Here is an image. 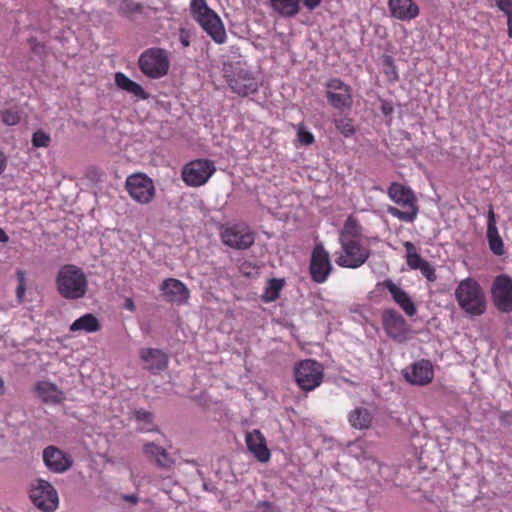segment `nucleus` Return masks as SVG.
Segmentation results:
<instances>
[{"label": "nucleus", "mask_w": 512, "mask_h": 512, "mask_svg": "<svg viewBox=\"0 0 512 512\" xmlns=\"http://www.w3.org/2000/svg\"><path fill=\"white\" fill-rule=\"evenodd\" d=\"M362 226L349 216L339 234L341 252L336 257V264L340 267L356 269L361 267L369 258L370 250L361 245Z\"/></svg>", "instance_id": "f257e3e1"}, {"label": "nucleus", "mask_w": 512, "mask_h": 512, "mask_svg": "<svg viewBox=\"0 0 512 512\" xmlns=\"http://www.w3.org/2000/svg\"><path fill=\"white\" fill-rule=\"evenodd\" d=\"M455 299L466 314L480 316L487 307L486 296L481 285L473 278L461 280L455 289Z\"/></svg>", "instance_id": "f03ea898"}, {"label": "nucleus", "mask_w": 512, "mask_h": 512, "mask_svg": "<svg viewBox=\"0 0 512 512\" xmlns=\"http://www.w3.org/2000/svg\"><path fill=\"white\" fill-rule=\"evenodd\" d=\"M58 293L67 300L83 298L88 290V280L83 270L75 265L62 266L56 276Z\"/></svg>", "instance_id": "7ed1b4c3"}, {"label": "nucleus", "mask_w": 512, "mask_h": 512, "mask_svg": "<svg viewBox=\"0 0 512 512\" xmlns=\"http://www.w3.org/2000/svg\"><path fill=\"white\" fill-rule=\"evenodd\" d=\"M190 12L193 19L218 44L226 41V31L220 17L208 7L206 0H191Z\"/></svg>", "instance_id": "20e7f679"}, {"label": "nucleus", "mask_w": 512, "mask_h": 512, "mask_svg": "<svg viewBox=\"0 0 512 512\" xmlns=\"http://www.w3.org/2000/svg\"><path fill=\"white\" fill-rule=\"evenodd\" d=\"M388 196L396 204L406 208L405 210H400L397 207L389 206L387 212L391 216L404 222H413L416 219L418 207L415 194L411 188L394 182L388 188Z\"/></svg>", "instance_id": "39448f33"}, {"label": "nucleus", "mask_w": 512, "mask_h": 512, "mask_svg": "<svg viewBox=\"0 0 512 512\" xmlns=\"http://www.w3.org/2000/svg\"><path fill=\"white\" fill-rule=\"evenodd\" d=\"M323 365L313 359L300 361L294 368V377L299 388L310 392L319 387L323 381Z\"/></svg>", "instance_id": "423d86ee"}, {"label": "nucleus", "mask_w": 512, "mask_h": 512, "mask_svg": "<svg viewBox=\"0 0 512 512\" xmlns=\"http://www.w3.org/2000/svg\"><path fill=\"white\" fill-rule=\"evenodd\" d=\"M170 66L166 50L149 48L139 57V68L151 79H159L168 73Z\"/></svg>", "instance_id": "0eeeda50"}, {"label": "nucleus", "mask_w": 512, "mask_h": 512, "mask_svg": "<svg viewBox=\"0 0 512 512\" xmlns=\"http://www.w3.org/2000/svg\"><path fill=\"white\" fill-rule=\"evenodd\" d=\"M225 78L231 90L239 96L245 97L258 91L259 84L252 73L240 66L225 68Z\"/></svg>", "instance_id": "6e6552de"}, {"label": "nucleus", "mask_w": 512, "mask_h": 512, "mask_svg": "<svg viewBox=\"0 0 512 512\" xmlns=\"http://www.w3.org/2000/svg\"><path fill=\"white\" fill-rule=\"evenodd\" d=\"M29 497L37 508L45 512H53L58 507V493L51 483L46 480H34L31 483Z\"/></svg>", "instance_id": "1a4fd4ad"}, {"label": "nucleus", "mask_w": 512, "mask_h": 512, "mask_svg": "<svg viewBox=\"0 0 512 512\" xmlns=\"http://www.w3.org/2000/svg\"><path fill=\"white\" fill-rule=\"evenodd\" d=\"M216 167L209 159H196L187 163L182 169V179L190 187H199L208 182Z\"/></svg>", "instance_id": "9d476101"}, {"label": "nucleus", "mask_w": 512, "mask_h": 512, "mask_svg": "<svg viewBox=\"0 0 512 512\" xmlns=\"http://www.w3.org/2000/svg\"><path fill=\"white\" fill-rule=\"evenodd\" d=\"M494 306L502 313L512 312V278L507 274L495 277L491 286Z\"/></svg>", "instance_id": "9b49d317"}, {"label": "nucleus", "mask_w": 512, "mask_h": 512, "mask_svg": "<svg viewBox=\"0 0 512 512\" xmlns=\"http://www.w3.org/2000/svg\"><path fill=\"white\" fill-rule=\"evenodd\" d=\"M326 98L335 109L350 110L352 107L351 88L339 78H331L325 85Z\"/></svg>", "instance_id": "f8f14e48"}, {"label": "nucleus", "mask_w": 512, "mask_h": 512, "mask_svg": "<svg viewBox=\"0 0 512 512\" xmlns=\"http://www.w3.org/2000/svg\"><path fill=\"white\" fill-rule=\"evenodd\" d=\"M332 269L329 253L321 243L316 244L310 258L309 271L311 279L315 283L322 284L327 281Z\"/></svg>", "instance_id": "ddd939ff"}, {"label": "nucleus", "mask_w": 512, "mask_h": 512, "mask_svg": "<svg viewBox=\"0 0 512 512\" xmlns=\"http://www.w3.org/2000/svg\"><path fill=\"white\" fill-rule=\"evenodd\" d=\"M382 324L386 334L394 341L403 343L408 339L409 325L396 310H384L382 313Z\"/></svg>", "instance_id": "4468645a"}, {"label": "nucleus", "mask_w": 512, "mask_h": 512, "mask_svg": "<svg viewBox=\"0 0 512 512\" xmlns=\"http://www.w3.org/2000/svg\"><path fill=\"white\" fill-rule=\"evenodd\" d=\"M126 189L129 195L142 204L149 203L155 193L153 181L143 174H134L127 178Z\"/></svg>", "instance_id": "2eb2a0df"}, {"label": "nucleus", "mask_w": 512, "mask_h": 512, "mask_svg": "<svg viewBox=\"0 0 512 512\" xmlns=\"http://www.w3.org/2000/svg\"><path fill=\"white\" fill-rule=\"evenodd\" d=\"M221 237L225 245L237 250L248 249L255 241L254 234L241 225L227 227Z\"/></svg>", "instance_id": "dca6fc26"}, {"label": "nucleus", "mask_w": 512, "mask_h": 512, "mask_svg": "<svg viewBox=\"0 0 512 512\" xmlns=\"http://www.w3.org/2000/svg\"><path fill=\"white\" fill-rule=\"evenodd\" d=\"M403 376L412 385H428L434 378L432 363L425 359L412 363L403 370Z\"/></svg>", "instance_id": "f3484780"}, {"label": "nucleus", "mask_w": 512, "mask_h": 512, "mask_svg": "<svg viewBox=\"0 0 512 512\" xmlns=\"http://www.w3.org/2000/svg\"><path fill=\"white\" fill-rule=\"evenodd\" d=\"M43 462L54 473H64L72 467L73 459L70 455L55 446H48L43 450Z\"/></svg>", "instance_id": "a211bd4d"}, {"label": "nucleus", "mask_w": 512, "mask_h": 512, "mask_svg": "<svg viewBox=\"0 0 512 512\" xmlns=\"http://www.w3.org/2000/svg\"><path fill=\"white\" fill-rule=\"evenodd\" d=\"M160 291L166 301L177 305L186 304L190 296L187 286L175 278L165 279L160 285Z\"/></svg>", "instance_id": "6ab92c4d"}, {"label": "nucleus", "mask_w": 512, "mask_h": 512, "mask_svg": "<svg viewBox=\"0 0 512 512\" xmlns=\"http://www.w3.org/2000/svg\"><path fill=\"white\" fill-rule=\"evenodd\" d=\"M139 357L144 363V369L152 374H158L168 366V355L161 349L142 348Z\"/></svg>", "instance_id": "aec40b11"}, {"label": "nucleus", "mask_w": 512, "mask_h": 512, "mask_svg": "<svg viewBox=\"0 0 512 512\" xmlns=\"http://www.w3.org/2000/svg\"><path fill=\"white\" fill-rule=\"evenodd\" d=\"M245 442L248 451L262 463H266L270 460L271 453L267 448L266 439L260 430L255 429L251 432H247L245 435Z\"/></svg>", "instance_id": "412c9836"}, {"label": "nucleus", "mask_w": 512, "mask_h": 512, "mask_svg": "<svg viewBox=\"0 0 512 512\" xmlns=\"http://www.w3.org/2000/svg\"><path fill=\"white\" fill-rule=\"evenodd\" d=\"M388 9L392 18L407 22L417 18L420 13L413 0H388Z\"/></svg>", "instance_id": "4be33fe9"}, {"label": "nucleus", "mask_w": 512, "mask_h": 512, "mask_svg": "<svg viewBox=\"0 0 512 512\" xmlns=\"http://www.w3.org/2000/svg\"><path fill=\"white\" fill-rule=\"evenodd\" d=\"M384 287L390 292L393 300L402 308V310L410 317L417 312L416 306L410 296L392 280L387 279L383 283Z\"/></svg>", "instance_id": "5701e85b"}, {"label": "nucleus", "mask_w": 512, "mask_h": 512, "mask_svg": "<svg viewBox=\"0 0 512 512\" xmlns=\"http://www.w3.org/2000/svg\"><path fill=\"white\" fill-rule=\"evenodd\" d=\"M36 395L47 404H59L65 400L64 392L50 381H39L35 385Z\"/></svg>", "instance_id": "b1692460"}, {"label": "nucleus", "mask_w": 512, "mask_h": 512, "mask_svg": "<svg viewBox=\"0 0 512 512\" xmlns=\"http://www.w3.org/2000/svg\"><path fill=\"white\" fill-rule=\"evenodd\" d=\"M143 453L159 468L168 469L174 464V460L171 458L169 453L163 447L155 444L154 442L144 443Z\"/></svg>", "instance_id": "393cba45"}, {"label": "nucleus", "mask_w": 512, "mask_h": 512, "mask_svg": "<svg viewBox=\"0 0 512 512\" xmlns=\"http://www.w3.org/2000/svg\"><path fill=\"white\" fill-rule=\"evenodd\" d=\"M487 240L493 254L502 256L505 253L504 244L496 226L495 213L492 206H490L488 211Z\"/></svg>", "instance_id": "a878e982"}, {"label": "nucleus", "mask_w": 512, "mask_h": 512, "mask_svg": "<svg viewBox=\"0 0 512 512\" xmlns=\"http://www.w3.org/2000/svg\"><path fill=\"white\" fill-rule=\"evenodd\" d=\"M348 421L355 429L367 430L372 425L373 414L368 408L356 407L350 411Z\"/></svg>", "instance_id": "bb28decb"}, {"label": "nucleus", "mask_w": 512, "mask_h": 512, "mask_svg": "<svg viewBox=\"0 0 512 512\" xmlns=\"http://www.w3.org/2000/svg\"><path fill=\"white\" fill-rule=\"evenodd\" d=\"M115 84L121 90L132 94L138 99L145 100L149 97V94L142 88L140 84L132 81L122 72H117L115 74Z\"/></svg>", "instance_id": "cd10ccee"}, {"label": "nucleus", "mask_w": 512, "mask_h": 512, "mask_svg": "<svg viewBox=\"0 0 512 512\" xmlns=\"http://www.w3.org/2000/svg\"><path fill=\"white\" fill-rule=\"evenodd\" d=\"M101 329V324L96 316L87 313L76 319L71 325L69 330L71 332L83 331L86 333L98 332Z\"/></svg>", "instance_id": "c85d7f7f"}, {"label": "nucleus", "mask_w": 512, "mask_h": 512, "mask_svg": "<svg viewBox=\"0 0 512 512\" xmlns=\"http://www.w3.org/2000/svg\"><path fill=\"white\" fill-rule=\"evenodd\" d=\"M272 9L280 16L292 18L300 11V0H270Z\"/></svg>", "instance_id": "c756f323"}, {"label": "nucleus", "mask_w": 512, "mask_h": 512, "mask_svg": "<svg viewBox=\"0 0 512 512\" xmlns=\"http://www.w3.org/2000/svg\"><path fill=\"white\" fill-rule=\"evenodd\" d=\"M285 284L284 279L272 278L268 281L267 286L261 296L265 303L273 302L280 296V292Z\"/></svg>", "instance_id": "7c9ffc66"}, {"label": "nucleus", "mask_w": 512, "mask_h": 512, "mask_svg": "<svg viewBox=\"0 0 512 512\" xmlns=\"http://www.w3.org/2000/svg\"><path fill=\"white\" fill-rule=\"evenodd\" d=\"M134 418L138 423L137 429L140 432H150L153 430V415L144 409L134 411Z\"/></svg>", "instance_id": "2f4dec72"}, {"label": "nucleus", "mask_w": 512, "mask_h": 512, "mask_svg": "<svg viewBox=\"0 0 512 512\" xmlns=\"http://www.w3.org/2000/svg\"><path fill=\"white\" fill-rule=\"evenodd\" d=\"M404 247L407 253V264L413 269L417 270L421 265H423L425 259H423L416 250V247L413 243L407 241L404 243Z\"/></svg>", "instance_id": "473e14b6"}, {"label": "nucleus", "mask_w": 512, "mask_h": 512, "mask_svg": "<svg viewBox=\"0 0 512 512\" xmlns=\"http://www.w3.org/2000/svg\"><path fill=\"white\" fill-rule=\"evenodd\" d=\"M142 9V5L134 0H122L119 5V12L123 15L141 13Z\"/></svg>", "instance_id": "72a5a7b5"}, {"label": "nucleus", "mask_w": 512, "mask_h": 512, "mask_svg": "<svg viewBox=\"0 0 512 512\" xmlns=\"http://www.w3.org/2000/svg\"><path fill=\"white\" fill-rule=\"evenodd\" d=\"M337 130L345 137H350L355 133L352 120L349 118H339L334 121Z\"/></svg>", "instance_id": "f704fd0d"}, {"label": "nucleus", "mask_w": 512, "mask_h": 512, "mask_svg": "<svg viewBox=\"0 0 512 512\" xmlns=\"http://www.w3.org/2000/svg\"><path fill=\"white\" fill-rule=\"evenodd\" d=\"M383 65L385 66L384 73L390 81H397L399 79L397 68L394 64V60L390 55H384L382 59Z\"/></svg>", "instance_id": "c9c22d12"}, {"label": "nucleus", "mask_w": 512, "mask_h": 512, "mask_svg": "<svg viewBox=\"0 0 512 512\" xmlns=\"http://www.w3.org/2000/svg\"><path fill=\"white\" fill-rule=\"evenodd\" d=\"M31 142L32 145L36 148H46L50 145L51 137L43 130H37L33 133Z\"/></svg>", "instance_id": "e433bc0d"}, {"label": "nucleus", "mask_w": 512, "mask_h": 512, "mask_svg": "<svg viewBox=\"0 0 512 512\" xmlns=\"http://www.w3.org/2000/svg\"><path fill=\"white\" fill-rule=\"evenodd\" d=\"M16 275L18 280L16 296L22 302L26 292V273L23 270H17Z\"/></svg>", "instance_id": "4c0bfd02"}, {"label": "nucleus", "mask_w": 512, "mask_h": 512, "mask_svg": "<svg viewBox=\"0 0 512 512\" xmlns=\"http://www.w3.org/2000/svg\"><path fill=\"white\" fill-rule=\"evenodd\" d=\"M1 119L6 125L13 126L20 122L21 116L17 110L7 109L1 113Z\"/></svg>", "instance_id": "58836bf2"}, {"label": "nucleus", "mask_w": 512, "mask_h": 512, "mask_svg": "<svg viewBox=\"0 0 512 512\" xmlns=\"http://www.w3.org/2000/svg\"><path fill=\"white\" fill-rule=\"evenodd\" d=\"M255 512H282V510L272 502L260 501L255 506Z\"/></svg>", "instance_id": "ea45409f"}, {"label": "nucleus", "mask_w": 512, "mask_h": 512, "mask_svg": "<svg viewBox=\"0 0 512 512\" xmlns=\"http://www.w3.org/2000/svg\"><path fill=\"white\" fill-rule=\"evenodd\" d=\"M417 270H419L428 281L433 282L436 280L435 269L427 260H425L423 265H421Z\"/></svg>", "instance_id": "a19ab883"}, {"label": "nucleus", "mask_w": 512, "mask_h": 512, "mask_svg": "<svg viewBox=\"0 0 512 512\" xmlns=\"http://www.w3.org/2000/svg\"><path fill=\"white\" fill-rule=\"evenodd\" d=\"M298 140L304 145H310L314 142V136L311 132L307 131L303 126H300L297 131Z\"/></svg>", "instance_id": "79ce46f5"}, {"label": "nucleus", "mask_w": 512, "mask_h": 512, "mask_svg": "<svg viewBox=\"0 0 512 512\" xmlns=\"http://www.w3.org/2000/svg\"><path fill=\"white\" fill-rule=\"evenodd\" d=\"M497 8L507 16L512 15V0H495Z\"/></svg>", "instance_id": "37998d69"}, {"label": "nucleus", "mask_w": 512, "mask_h": 512, "mask_svg": "<svg viewBox=\"0 0 512 512\" xmlns=\"http://www.w3.org/2000/svg\"><path fill=\"white\" fill-rule=\"evenodd\" d=\"M179 40L183 47H188L190 45L189 32L185 29H181L179 33Z\"/></svg>", "instance_id": "c03bdc74"}, {"label": "nucleus", "mask_w": 512, "mask_h": 512, "mask_svg": "<svg viewBox=\"0 0 512 512\" xmlns=\"http://www.w3.org/2000/svg\"><path fill=\"white\" fill-rule=\"evenodd\" d=\"M380 110L384 115L388 116L393 113V106L390 102L381 100Z\"/></svg>", "instance_id": "a18cd8bd"}, {"label": "nucleus", "mask_w": 512, "mask_h": 512, "mask_svg": "<svg viewBox=\"0 0 512 512\" xmlns=\"http://www.w3.org/2000/svg\"><path fill=\"white\" fill-rule=\"evenodd\" d=\"M322 0H304V6L309 10H314L321 4Z\"/></svg>", "instance_id": "49530a36"}, {"label": "nucleus", "mask_w": 512, "mask_h": 512, "mask_svg": "<svg viewBox=\"0 0 512 512\" xmlns=\"http://www.w3.org/2000/svg\"><path fill=\"white\" fill-rule=\"evenodd\" d=\"M122 499L132 504H137L139 501V497L137 494H124L122 495Z\"/></svg>", "instance_id": "de8ad7c7"}, {"label": "nucleus", "mask_w": 512, "mask_h": 512, "mask_svg": "<svg viewBox=\"0 0 512 512\" xmlns=\"http://www.w3.org/2000/svg\"><path fill=\"white\" fill-rule=\"evenodd\" d=\"M124 308L129 310V311H134L135 310V304H134V302H133V300L131 298H127L125 300Z\"/></svg>", "instance_id": "09e8293b"}, {"label": "nucleus", "mask_w": 512, "mask_h": 512, "mask_svg": "<svg viewBox=\"0 0 512 512\" xmlns=\"http://www.w3.org/2000/svg\"><path fill=\"white\" fill-rule=\"evenodd\" d=\"M6 162L7 159L5 155L2 152H0V174H2L6 168Z\"/></svg>", "instance_id": "8fccbe9b"}, {"label": "nucleus", "mask_w": 512, "mask_h": 512, "mask_svg": "<svg viewBox=\"0 0 512 512\" xmlns=\"http://www.w3.org/2000/svg\"><path fill=\"white\" fill-rule=\"evenodd\" d=\"M9 241V236L6 232L0 228V243H7Z\"/></svg>", "instance_id": "3c124183"}, {"label": "nucleus", "mask_w": 512, "mask_h": 512, "mask_svg": "<svg viewBox=\"0 0 512 512\" xmlns=\"http://www.w3.org/2000/svg\"><path fill=\"white\" fill-rule=\"evenodd\" d=\"M508 35L512 38V15L507 16Z\"/></svg>", "instance_id": "603ef678"}, {"label": "nucleus", "mask_w": 512, "mask_h": 512, "mask_svg": "<svg viewBox=\"0 0 512 512\" xmlns=\"http://www.w3.org/2000/svg\"><path fill=\"white\" fill-rule=\"evenodd\" d=\"M4 391V381L3 379L0 377V394H2Z\"/></svg>", "instance_id": "864d4df0"}, {"label": "nucleus", "mask_w": 512, "mask_h": 512, "mask_svg": "<svg viewBox=\"0 0 512 512\" xmlns=\"http://www.w3.org/2000/svg\"><path fill=\"white\" fill-rule=\"evenodd\" d=\"M244 269H245V266L242 267L243 273L246 274V275H249V273L247 271H245Z\"/></svg>", "instance_id": "5fc2aeb1"}]
</instances>
